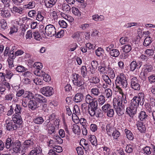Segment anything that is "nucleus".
Returning <instances> with one entry per match:
<instances>
[{
    "instance_id": "obj_1",
    "label": "nucleus",
    "mask_w": 155,
    "mask_h": 155,
    "mask_svg": "<svg viewBox=\"0 0 155 155\" xmlns=\"http://www.w3.org/2000/svg\"><path fill=\"white\" fill-rule=\"evenodd\" d=\"M144 101V95L143 94H141L140 95H139L138 96L134 97L131 101L130 107L127 108L126 112L130 117H133L136 113L139 104L143 105Z\"/></svg>"
},
{
    "instance_id": "obj_2",
    "label": "nucleus",
    "mask_w": 155,
    "mask_h": 155,
    "mask_svg": "<svg viewBox=\"0 0 155 155\" xmlns=\"http://www.w3.org/2000/svg\"><path fill=\"white\" fill-rule=\"evenodd\" d=\"M117 92L120 95H118L117 103V114L119 116L122 115L124 113V105L122 104L123 99L124 98V94L122 90L119 86L117 85Z\"/></svg>"
},
{
    "instance_id": "obj_3",
    "label": "nucleus",
    "mask_w": 155,
    "mask_h": 155,
    "mask_svg": "<svg viewBox=\"0 0 155 155\" xmlns=\"http://www.w3.org/2000/svg\"><path fill=\"white\" fill-rule=\"evenodd\" d=\"M82 77L79 74H75L74 75L73 82L74 85L80 87L79 90L83 92L85 89L86 85H84V82L82 79Z\"/></svg>"
},
{
    "instance_id": "obj_4",
    "label": "nucleus",
    "mask_w": 155,
    "mask_h": 155,
    "mask_svg": "<svg viewBox=\"0 0 155 155\" xmlns=\"http://www.w3.org/2000/svg\"><path fill=\"white\" fill-rule=\"evenodd\" d=\"M106 130L108 135L113 137L114 139H116V126L115 125V121L112 125L110 127V124H107L106 127Z\"/></svg>"
},
{
    "instance_id": "obj_5",
    "label": "nucleus",
    "mask_w": 155,
    "mask_h": 155,
    "mask_svg": "<svg viewBox=\"0 0 155 155\" xmlns=\"http://www.w3.org/2000/svg\"><path fill=\"white\" fill-rule=\"evenodd\" d=\"M34 142L31 140H25L23 143V148L22 150V154H25L28 152L29 148H31L33 147Z\"/></svg>"
},
{
    "instance_id": "obj_6",
    "label": "nucleus",
    "mask_w": 155,
    "mask_h": 155,
    "mask_svg": "<svg viewBox=\"0 0 155 155\" xmlns=\"http://www.w3.org/2000/svg\"><path fill=\"white\" fill-rule=\"evenodd\" d=\"M45 32L48 36L52 37L56 33V29L54 26L51 24L47 25L45 28Z\"/></svg>"
},
{
    "instance_id": "obj_7",
    "label": "nucleus",
    "mask_w": 155,
    "mask_h": 155,
    "mask_svg": "<svg viewBox=\"0 0 155 155\" xmlns=\"http://www.w3.org/2000/svg\"><path fill=\"white\" fill-rule=\"evenodd\" d=\"M34 74L37 76L43 77V80L46 82H48L51 80L50 76L42 70L35 71Z\"/></svg>"
},
{
    "instance_id": "obj_8",
    "label": "nucleus",
    "mask_w": 155,
    "mask_h": 155,
    "mask_svg": "<svg viewBox=\"0 0 155 155\" xmlns=\"http://www.w3.org/2000/svg\"><path fill=\"white\" fill-rule=\"evenodd\" d=\"M126 79L123 73H120L117 76V84H119L120 85L122 86V87H126L127 83Z\"/></svg>"
},
{
    "instance_id": "obj_9",
    "label": "nucleus",
    "mask_w": 155,
    "mask_h": 155,
    "mask_svg": "<svg viewBox=\"0 0 155 155\" xmlns=\"http://www.w3.org/2000/svg\"><path fill=\"white\" fill-rule=\"evenodd\" d=\"M41 91L43 94L47 97H49L51 96L54 93L52 87L49 86L42 87L41 89Z\"/></svg>"
},
{
    "instance_id": "obj_10",
    "label": "nucleus",
    "mask_w": 155,
    "mask_h": 155,
    "mask_svg": "<svg viewBox=\"0 0 155 155\" xmlns=\"http://www.w3.org/2000/svg\"><path fill=\"white\" fill-rule=\"evenodd\" d=\"M139 82L138 80L136 77L133 78L130 81L131 88L135 90H139L140 89V85Z\"/></svg>"
},
{
    "instance_id": "obj_11",
    "label": "nucleus",
    "mask_w": 155,
    "mask_h": 155,
    "mask_svg": "<svg viewBox=\"0 0 155 155\" xmlns=\"http://www.w3.org/2000/svg\"><path fill=\"white\" fill-rule=\"evenodd\" d=\"M6 128L8 130L11 131L16 130L18 127L15 123H13L12 120L7 119L5 120Z\"/></svg>"
},
{
    "instance_id": "obj_12",
    "label": "nucleus",
    "mask_w": 155,
    "mask_h": 155,
    "mask_svg": "<svg viewBox=\"0 0 155 155\" xmlns=\"http://www.w3.org/2000/svg\"><path fill=\"white\" fill-rule=\"evenodd\" d=\"M21 144L20 141L18 140H16L12 145V150L15 153H22V150L21 149Z\"/></svg>"
},
{
    "instance_id": "obj_13",
    "label": "nucleus",
    "mask_w": 155,
    "mask_h": 155,
    "mask_svg": "<svg viewBox=\"0 0 155 155\" xmlns=\"http://www.w3.org/2000/svg\"><path fill=\"white\" fill-rule=\"evenodd\" d=\"M89 114L92 117L94 116L97 117H102L103 116V112L100 109H96L92 111L89 113Z\"/></svg>"
},
{
    "instance_id": "obj_14",
    "label": "nucleus",
    "mask_w": 155,
    "mask_h": 155,
    "mask_svg": "<svg viewBox=\"0 0 155 155\" xmlns=\"http://www.w3.org/2000/svg\"><path fill=\"white\" fill-rule=\"evenodd\" d=\"M12 119L13 122L17 124L20 125L23 122L20 114H14L12 116Z\"/></svg>"
},
{
    "instance_id": "obj_15",
    "label": "nucleus",
    "mask_w": 155,
    "mask_h": 155,
    "mask_svg": "<svg viewBox=\"0 0 155 155\" xmlns=\"http://www.w3.org/2000/svg\"><path fill=\"white\" fill-rule=\"evenodd\" d=\"M90 107H88V110L89 113L94 110L97 109V102L96 100H94L93 102L89 104Z\"/></svg>"
},
{
    "instance_id": "obj_16",
    "label": "nucleus",
    "mask_w": 155,
    "mask_h": 155,
    "mask_svg": "<svg viewBox=\"0 0 155 155\" xmlns=\"http://www.w3.org/2000/svg\"><path fill=\"white\" fill-rule=\"evenodd\" d=\"M81 74L84 79V80L87 81L88 80V77L87 75V68L85 66H83L81 68Z\"/></svg>"
},
{
    "instance_id": "obj_17",
    "label": "nucleus",
    "mask_w": 155,
    "mask_h": 155,
    "mask_svg": "<svg viewBox=\"0 0 155 155\" xmlns=\"http://www.w3.org/2000/svg\"><path fill=\"white\" fill-rule=\"evenodd\" d=\"M35 99L40 103H45L47 102V100L45 97L38 94H35Z\"/></svg>"
},
{
    "instance_id": "obj_18",
    "label": "nucleus",
    "mask_w": 155,
    "mask_h": 155,
    "mask_svg": "<svg viewBox=\"0 0 155 155\" xmlns=\"http://www.w3.org/2000/svg\"><path fill=\"white\" fill-rule=\"evenodd\" d=\"M38 104L36 100H31L28 103V107L32 110H34L38 107Z\"/></svg>"
},
{
    "instance_id": "obj_19",
    "label": "nucleus",
    "mask_w": 155,
    "mask_h": 155,
    "mask_svg": "<svg viewBox=\"0 0 155 155\" xmlns=\"http://www.w3.org/2000/svg\"><path fill=\"white\" fill-rule=\"evenodd\" d=\"M41 151L42 150L40 147H36L31 151L29 155H42Z\"/></svg>"
},
{
    "instance_id": "obj_20",
    "label": "nucleus",
    "mask_w": 155,
    "mask_h": 155,
    "mask_svg": "<svg viewBox=\"0 0 155 155\" xmlns=\"http://www.w3.org/2000/svg\"><path fill=\"white\" fill-rule=\"evenodd\" d=\"M57 0H45V6L48 8L52 7L56 3Z\"/></svg>"
},
{
    "instance_id": "obj_21",
    "label": "nucleus",
    "mask_w": 155,
    "mask_h": 155,
    "mask_svg": "<svg viewBox=\"0 0 155 155\" xmlns=\"http://www.w3.org/2000/svg\"><path fill=\"white\" fill-rule=\"evenodd\" d=\"M84 95L82 93H79L76 94L74 97V101L76 102H79L82 101Z\"/></svg>"
},
{
    "instance_id": "obj_22",
    "label": "nucleus",
    "mask_w": 155,
    "mask_h": 155,
    "mask_svg": "<svg viewBox=\"0 0 155 155\" xmlns=\"http://www.w3.org/2000/svg\"><path fill=\"white\" fill-rule=\"evenodd\" d=\"M139 130L141 133H144L145 132L146 128L143 123L141 122H138L136 124Z\"/></svg>"
},
{
    "instance_id": "obj_23",
    "label": "nucleus",
    "mask_w": 155,
    "mask_h": 155,
    "mask_svg": "<svg viewBox=\"0 0 155 155\" xmlns=\"http://www.w3.org/2000/svg\"><path fill=\"white\" fill-rule=\"evenodd\" d=\"M14 111L15 112V114H20L22 111V107L18 104L13 105Z\"/></svg>"
},
{
    "instance_id": "obj_24",
    "label": "nucleus",
    "mask_w": 155,
    "mask_h": 155,
    "mask_svg": "<svg viewBox=\"0 0 155 155\" xmlns=\"http://www.w3.org/2000/svg\"><path fill=\"white\" fill-rule=\"evenodd\" d=\"M138 117L141 121H146L148 118V115L146 114L145 111H141Z\"/></svg>"
},
{
    "instance_id": "obj_25",
    "label": "nucleus",
    "mask_w": 155,
    "mask_h": 155,
    "mask_svg": "<svg viewBox=\"0 0 155 155\" xmlns=\"http://www.w3.org/2000/svg\"><path fill=\"white\" fill-rule=\"evenodd\" d=\"M11 138H8L7 139L5 142V147L7 149H9L14 143V140Z\"/></svg>"
},
{
    "instance_id": "obj_26",
    "label": "nucleus",
    "mask_w": 155,
    "mask_h": 155,
    "mask_svg": "<svg viewBox=\"0 0 155 155\" xmlns=\"http://www.w3.org/2000/svg\"><path fill=\"white\" fill-rule=\"evenodd\" d=\"M144 71L145 72H151L153 69L152 66L149 63H146L144 65Z\"/></svg>"
},
{
    "instance_id": "obj_27",
    "label": "nucleus",
    "mask_w": 155,
    "mask_h": 155,
    "mask_svg": "<svg viewBox=\"0 0 155 155\" xmlns=\"http://www.w3.org/2000/svg\"><path fill=\"white\" fill-rule=\"evenodd\" d=\"M91 64L92 69L91 70V74H93L95 73V69L97 68L98 63L96 61H93L91 63Z\"/></svg>"
},
{
    "instance_id": "obj_28",
    "label": "nucleus",
    "mask_w": 155,
    "mask_h": 155,
    "mask_svg": "<svg viewBox=\"0 0 155 155\" xmlns=\"http://www.w3.org/2000/svg\"><path fill=\"white\" fill-rule=\"evenodd\" d=\"M89 140L91 142L92 144L95 146L97 145V140L96 137L94 135H90L89 137Z\"/></svg>"
},
{
    "instance_id": "obj_29",
    "label": "nucleus",
    "mask_w": 155,
    "mask_h": 155,
    "mask_svg": "<svg viewBox=\"0 0 155 155\" xmlns=\"http://www.w3.org/2000/svg\"><path fill=\"white\" fill-rule=\"evenodd\" d=\"M127 138L130 140H133L134 136L130 130L126 129L125 130Z\"/></svg>"
},
{
    "instance_id": "obj_30",
    "label": "nucleus",
    "mask_w": 155,
    "mask_h": 155,
    "mask_svg": "<svg viewBox=\"0 0 155 155\" xmlns=\"http://www.w3.org/2000/svg\"><path fill=\"white\" fill-rule=\"evenodd\" d=\"M95 98H93L90 94L87 95L85 97V101L87 103L90 104L95 100Z\"/></svg>"
},
{
    "instance_id": "obj_31",
    "label": "nucleus",
    "mask_w": 155,
    "mask_h": 155,
    "mask_svg": "<svg viewBox=\"0 0 155 155\" xmlns=\"http://www.w3.org/2000/svg\"><path fill=\"white\" fill-rule=\"evenodd\" d=\"M151 38L150 37H148L146 38L143 41V45L145 46H147L151 43Z\"/></svg>"
},
{
    "instance_id": "obj_32",
    "label": "nucleus",
    "mask_w": 155,
    "mask_h": 155,
    "mask_svg": "<svg viewBox=\"0 0 155 155\" xmlns=\"http://www.w3.org/2000/svg\"><path fill=\"white\" fill-rule=\"evenodd\" d=\"M72 130L74 133L75 134H79L81 132V130L79 126L76 124H74L73 125Z\"/></svg>"
},
{
    "instance_id": "obj_33",
    "label": "nucleus",
    "mask_w": 155,
    "mask_h": 155,
    "mask_svg": "<svg viewBox=\"0 0 155 155\" xmlns=\"http://www.w3.org/2000/svg\"><path fill=\"white\" fill-rule=\"evenodd\" d=\"M16 71L18 72H23L26 71L28 69L22 65L18 66L15 68Z\"/></svg>"
},
{
    "instance_id": "obj_34",
    "label": "nucleus",
    "mask_w": 155,
    "mask_h": 155,
    "mask_svg": "<svg viewBox=\"0 0 155 155\" xmlns=\"http://www.w3.org/2000/svg\"><path fill=\"white\" fill-rule=\"evenodd\" d=\"M33 121L36 124H41L43 122L44 120L42 117H39L35 118Z\"/></svg>"
},
{
    "instance_id": "obj_35",
    "label": "nucleus",
    "mask_w": 155,
    "mask_h": 155,
    "mask_svg": "<svg viewBox=\"0 0 155 155\" xmlns=\"http://www.w3.org/2000/svg\"><path fill=\"white\" fill-rule=\"evenodd\" d=\"M22 8L21 7H17L15 6H13L11 10L12 11H13L15 12L18 13L20 14H22Z\"/></svg>"
},
{
    "instance_id": "obj_36",
    "label": "nucleus",
    "mask_w": 155,
    "mask_h": 155,
    "mask_svg": "<svg viewBox=\"0 0 155 155\" xmlns=\"http://www.w3.org/2000/svg\"><path fill=\"white\" fill-rule=\"evenodd\" d=\"M48 133L50 134L54 133V131L55 127L53 124H50L48 126Z\"/></svg>"
},
{
    "instance_id": "obj_37",
    "label": "nucleus",
    "mask_w": 155,
    "mask_h": 155,
    "mask_svg": "<svg viewBox=\"0 0 155 155\" xmlns=\"http://www.w3.org/2000/svg\"><path fill=\"white\" fill-rule=\"evenodd\" d=\"M33 67L37 69V70H37H41V69L42 68L43 65L40 62H36L33 64Z\"/></svg>"
},
{
    "instance_id": "obj_38",
    "label": "nucleus",
    "mask_w": 155,
    "mask_h": 155,
    "mask_svg": "<svg viewBox=\"0 0 155 155\" xmlns=\"http://www.w3.org/2000/svg\"><path fill=\"white\" fill-rule=\"evenodd\" d=\"M130 41L131 40L127 37H122L120 39V42L122 45L126 44L127 42Z\"/></svg>"
},
{
    "instance_id": "obj_39",
    "label": "nucleus",
    "mask_w": 155,
    "mask_h": 155,
    "mask_svg": "<svg viewBox=\"0 0 155 155\" xmlns=\"http://www.w3.org/2000/svg\"><path fill=\"white\" fill-rule=\"evenodd\" d=\"M138 66V65L137 64L136 61H133L130 64V70L132 71H134L136 68H137Z\"/></svg>"
},
{
    "instance_id": "obj_40",
    "label": "nucleus",
    "mask_w": 155,
    "mask_h": 155,
    "mask_svg": "<svg viewBox=\"0 0 155 155\" xmlns=\"http://www.w3.org/2000/svg\"><path fill=\"white\" fill-rule=\"evenodd\" d=\"M102 79L107 84L110 85L111 83V80L109 77L106 75H103L102 76Z\"/></svg>"
},
{
    "instance_id": "obj_41",
    "label": "nucleus",
    "mask_w": 155,
    "mask_h": 155,
    "mask_svg": "<svg viewBox=\"0 0 155 155\" xmlns=\"http://www.w3.org/2000/svg\"><path fill=\"white\" fill-rule=\"evenodd\" d=\"M97 101L99 104L102 105L105 101V97L103 95H100L98 97Z\"/></svg>"
},
{
    "instance_id": "obj_42",
    "label": "nucleus",
    "mask_w": 155,
    "mask_h": 155,
    "mask_svg": "<svg viewBox=\"0 0 155 155\" xmlns=\"http://www.w3.org/2000/svg\"><path fill=\"white\" fill-rule=\"evenodd\" d=\"M71 9L72 12L74 15L78 16H81V12L79 11L78 9V8L74 7H72Z\"/></svg>"
},
{
    "instance_id": "obj_43",
    "label": "nucleus",
    "mask_w": 155,
    "mask_h": 155,
    "mask_svg": "<svg viewBox=\"0 0 155 155\" xmlns=\"http://www.w3.org/2000/svg\"><path fill=\"white\" fill-rule=\"evenodd\" d=\"M131 49V47L130 45H125L124 47H123L122 50L124 52L127 53L129 52Z\"/></svg>"
},
{
    "instance_id": "obj_44",
    "label": "nucleus",
    "mask_w": 155,
    "mask_h": 155,
    "mask_svg": "<svg viewBox=\"0 0 155 155\" xmlns=\"http://www.w3.org/2000/svg\"><path fill=\"white\" fill-rule=\"evenodd\" d=\"M116 49H112L111 51L110 52V54L111 55V56H112V58L114 60V62H116L115 60L116 59L115 58L116 57Z\"/></svg>"
},
{
    "instance_id": "obj_45",
    "label": "nucleus",
    "mask_w": 155,
    "mask_h": 155,
    "mask_svg": "<svg viewBox=\"0 0 155 155\" xmlns=\"http://www.w3.org/2000/svg\"><path fill=\"white\" fill-rule=\"evenodd\" d=\"M1 14L2 15L5 17H8L10 15L9 12L5 10L4 9H2V10H1Z\"/></svg>"
},
{
    "instance_id": "obj_46",
    "label": "nucleus",
    "mask_w": 155,
    "mask_h": 155,
    "mask_svg": "<svg viewBox=\"0 0 155 155\" xmlns=\"http://www.w3.org/2000/svg\"><path fill=\"white\" fill-rule=\"evenodd\" d=\"M91 93L95 96H98L100 94L99 89L97 88H92L91 90Z\"/></svg>"
},
{
    "instance_id": "obj_47",
    "label": "nucleus",
    "mask_w": 155,
    "mask_h": 155,
    "mask_svg": "<svg viewBox=\"0 0 155 155\" xmlns=\"http://www.w3.org/2000/svg\"><path fill=\"white\" fill-rule=\"evenodd\" d=\"M53 138L55 140V142L59 144L62 143L63 142V140L58 135H54Z\"/></svg>"
},
{
    "instance_id": "obj_48",
    "label": "nucleus",
    "mask_w": 155,
    "mask_h": 155,
    "mask_svg": "<svg viewBox=\"0 0 155 155\" xmlns=\"http://www.w3.org/2000/svg\"><path fill=\"white\" fill-rule=\"evenodd\" d=\"M62 9L64 12H69L71 10V7L68 4H64L62 6Z\"/></svg>"
},
{
    "instance_id": "obj_49",
    "label": "nucleus",
    "mask_w": 155,
    "mask_h": 155,
    "mask_svg": "<svg viewBox=\"0 0 155 155\" xmlns=\"http://www.w3.org/2000/svg\"><path fill=\"white\" fill-rule=\"evenodd\" d=\"M145 53L149 56H152L154 54V51L153 49H147L145 51Z\"/></svg>"
},
{
    "instance_id": "obj_50",
    "label": "nucleus",
    "mask_w": 155,
    "mask_h": 155,
    "mask_svg": "<svg viewBox=\"0 0 155 155\" xmlns=\"http://www.w3.org/2000/svg\"><path fill=\"white\" fill-rule=\"evenodd\" d=\"M150 149L151 148L147 146L144 147L143 149L144 153L147 155L150 154L151 153Z\"/></svg>"
},
{
    "instance_id": "obj_51",
    "label": "nucleus",
    "mask_w": 155,
    "mask_h": 155,
    "mask_svg": "<svg viewBox=\"0 0 155 155\" xmlns=\"http://www.w3.org/2000/svg\"><path fill=\"white\" fill-rule=\"evenodd\" d=\"M35 6L34 3H33L32 2H30L28 4L24 5V7L25 8L30 9L33 8Z\"/></svg>"
},
{
    "instance_id": "obj_52",
    "label": "nucleus",
    "mask_w": 155,
    "mask_h": 155,
    "mask_svg": "<svg viewBox=\"0 0 155 155\" xmlns=\"http://www.w3.org/2000/svg\"><path fill=\"white\" fill-rule=\"evenodd\" d=\"M133 146L130 145H127L126 147V151L128 153H130L132 152L133 150Z\"/></svg>"
},
{
    "instance_id": "obj_53",
    "label": "nucleus",
    "mask_w": 155,
    "mask_h": 155,
    "mask_svg": "<svg viewBox=\"0 0 155 155\" xmlns=\"http://www.w3.org/2000/svg\"><path fill=\"white\" fill-rule=\"evenodd\" d=\"M105 68L106 67L100 66L98 67V70L100 73L105 74L106 73Z\"/></svg>"
},
{
    "instance_id": "obj_54",
    "label": "nucleus",
    "mask_w": 155,
    "mask_h": 155,
    "mask_svg": "<svg viewBox=\"0 0 155 155\" xmlns=\"http://www.w3.org/2000/svg\"><path fill=\"white\" fill-rule=\"evenodd\" d=\"M59 24L60 26L63 28H66L67 26V23L66 22L63 20L59 21Z\"/></svg>"
},
{
    "instance_id": "obj_55",
    "label": "nucleus",
    "mask_w": 155,
    "mask_h": 155,
    "mask_svg": "<svg viewBox=\"0 0 155 155\" xmlns=\"http://www.w3.org/2000/svg\"><path fill=\"white\" fill-rule=\"evenodd\" d=\"M36 17V19L39 21H41L44 18V17L42 15L40 12H38Z\"/></svg>"
},
{
    "instance_id": "obj_56",
    "label": "nucleus",
    "mask_w": 155,
    "mask_h": 155,
    "mask_svg": "<svg viewBox=\"0 0 155 155\" xmlns=\"http://www.w3.org/2000/svg\"><path fill=\"white\" fill-rule=\"evenodd\" d=\"M149 81L152 83L155 82V75L152 74L148 78Z\"/></svg>"
},
{
    "instance_id": "obj_57",
    "label": "nucleus",
    "mask_w": 155,
    "mask_h": 155,
    "mask_svg": "<svg viewBox=\"0 0 155 155\" xmlns=\"http://www.w3.org/2000/svg\"><path fill=\"white\" fill-rule=\"evenodd\" d=\"M54 150L57 152L60 153L62 151V147L59 146H55L53 147Z\"/></svg>"
},
{
    "instance_id": "obj_58",
    "label": "nucleus",
    "mask_w": 155,
    "mask_h": 155,
    "mask_svg": "<svg viewBox=\"0 0 155 155\" xmlns=\"http://www.w3.org/2000/svg\"><path fill=\"white\" fill-rule=\"evenodd\" d=\"M105 93L107 98H109L111 96L112 94L111 90L110 89H107L105 90Z\"/></svg>"
},
{
    "instance_id": "obj_59",
    "label": "nucleus",
    "mask_w": 155,
    "mask_h": 155,
    "mask_svg": "<svg viewBox=\"0 0 155 155\" xmlns=\"http://www.w3.org/2000/svg\"><path fill=\"white\" fill-rule=\"evenodd\" d=\"M76 150L79 155H83L84 151L83 149L81 147H78L76 148Z\"/></svg>"
},
{
    "instance_id": "obj_60",
    "label": "nucleus",
    "mask_w": 155,
    "mask_h": 155,
    "mask_svg": "<svg viewBox=\"0 0 155 155\" xmlns=\"http://www.w3.org/2000/svg\"><path fill=\"white\" fill-rule=\"evenodd\" d=\"M102 49L101 48H99L95 51V53L96 55L98 57L101 56L102 54Z\"/></svg>"
},
{
    "instance_id": "obj_61",
    "label": "nucleus",
    "mask_w": 155,
    "mask_h": 155,
    "mask_svg": "<svg viewBox=\"0 0 155 155\" xmlns=\"http://www.w3.org/2000/svg\"><path fill=\"white\" fill-rule=\"evenodd\" d=\"M91 83L94 84H97L99 83L100 81L99 79L96 77H93L91 79Z\"/></svg>"
},
{
    "instance_id": "obj_62",
    "label": "nucleus",
    "mask_w": 155,
    "mask_h": 155,
    "mask_svg": "<svg viewBox=\"0 0 155 155\" xmlns=\"http://www.w3.org/2000/svg\"><path fill=\"white\" fill-rule=\"evenodd\" d=\"M110 104H107L104 105L102 107V110L106 112L108 110V109L110 108Z\"/></svg>"
},
{
    "instance_id": "obj_63",
    "label": "nucleus",
    "mask_w": 155,
    "mask_h": 155,
    "mask_svg": "<svg viewBox=\"0 0 155 155\" xmlns=\"http://www.w3.org/2000/svg\"><path fill=\"white\" fill-rule=\"evenodd\" d=\"M97 129V125L94 124H92L90 126V129L93 132H95Z\"/></svg>"
},
{
    "instance_id": "obj_64",
    "label": "nucleus",
    "mask_w": 155,
    "mask_h": 155,
    "mask_svg": "<svg viewBox=\"0 0 155 155\" xmlns=\"http://www.w3.org/2000/svg\"><path fill=\"white\" fill-rule=\"evenodd\" d=\"M140 58L142 61H147L149 59V58L147 56L143 54L140 56Z\"/></svg>"
}]
</instances>
